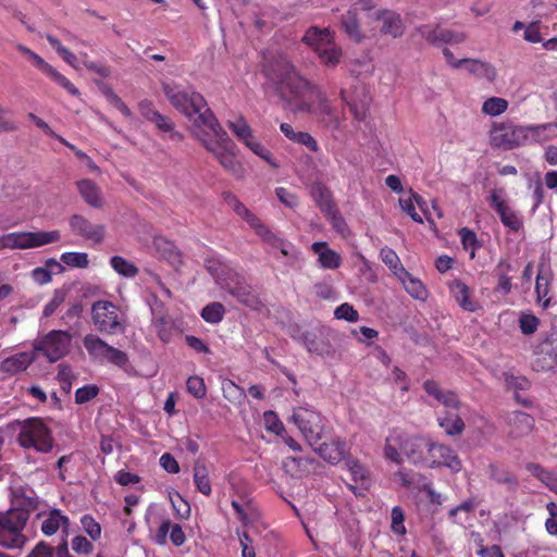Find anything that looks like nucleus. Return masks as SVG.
<instances>
[{
	"label": "nucleus",
	"mask_w": 557,
	"mask_h": 557,
	"mask_svg": "<svg viewBox=\"0 0 557 557\" xmlns=\"http://www.w3.org/2000/svg\"><path fill=\"white\" fill-rule=\"evenodd\" d=\"M424 391L433 396L438 403H441L446 410L449 411H458L460 409L461 403L458 396L450 391H443L437 382L433 380H426L423 384Z\"/></svg>",
	"instance_id": "21"
},
{
	"label": "nucleus",
	"mask_w": 557,
	"mask_h": 557,
	"mask_svg": "<svg viewBox=\"0 0 557 557\" xmlns=\"http://www.w3.org/2000/svg\"><path fill=\"white\" fill-rule=\"evenodd\" d=\"M311 193L317 206L324 215L337 208L330 189L325 186L318 184L312 187Z\"/></svg>",
	"instance_id": "37"
},
{
	"label": "nucleus",
	"mask_w": 557,
	"mask_h": 557,
	"mask_svg": "<svg viewBox=\"0 0 557 557\" xmlns=\"http://www.w3.org/2000/svg\"><path fill=\"white\" fill-rule=\"evenodd\" d=\"M491 145L495 148L512 150L528 145L527 126L512 123H493L490 132Z\"/></svg>",
	"instance_id": "7"
},
{
	"label": "nucleus",
	"mask_w": 557,
	"mask_h": 557,
	"mask_svg": "<svg viewBox=\"0 0 557 557\" xmlns=\"http://www.w3.org/2000/svg\"><path fill=\"white\" fill-rule=\"evenodd\" d=\"M151 123H153L160 132L169 134L170 139L174 141L183 140V135L175 131L174 123L170 120V117L161 114L160 112L158 115H156Z\"/></svg>",
	"instance_id": "45"
},
{
	"label": "nucleus",
	"mask_w": 557,
	"mask_h": 557,
	"mask_svg": "<svg viewBox=\"0 0 557 557\" xmlns=\"http://www.w3.org/2000/svg\"><path fill=\"white\" fill-rule=\"evenodd\" d=\"M267 77L275 86L280 97L293 104L297 113L313 115L324 127L338 131L345 119L317 85L302 77L287 60L274 61L265 69Z\"/></svg>",
	"instance_id": "1"
},
{
	"label": "nucleus",
	"mask_w": 557,
	"mask_h": 557,
	"mask_svg": "<svg viewBox=\"0 0 557 557\" xmlns=\"http://www.w3.org/2000/svg\"><path fill=\"white\" fill-rule=\"evenodd\" d=\"M392 517V531L397 535H405L407 530L405 527V513L399 506H395L391 512Z\"/></svg>",
	"instance_id": "60"
},
{
	"label": "nucleus",
	"mask_w": 557,
	"mask_h": 557,
	"mask_svg": "<svg viewBox=\"0 0 557 557\" xmlns=\"http://www.w3.org/2000/svg\"><path fill=\"white\" fill-rule=\"evenodd\" d=\"M508 425L509 436L512 438H519L530 434L533 431L535 420L531 414L516 410L508 416Z\"/></svg>",
	"instance_id": "20"
},
{
	"label": "nucleus",
	"mask_w": 557,
	"mask_h": 557,
	"mask_svg": "<svg viewBox=\"0 0 557 557\" xmlns=\"http://www.w3.org/2000/svg\"><path fill=\"white\" fill-rule=\"evenodd\" d=\"M34 357L29 352H18L11 357L5 358L0 363V370L10 375L16 374L26 370L33 363Z\"/></svg>",
	"instance_id": "32"
},
{
	"label": "nucleus",
	"mask_w": 557,
	"mask_h": 557,
	"mask_svg": "<svg viewBox=\"0 0 557 557\" xmlns=\"http://www.w3.org/2000/svg\"><path fill=\"white\" fill-rule=\"evenodd\" d=\"M77 189L87 205L97 209L102 207L100 189L95 182L84 178L77 182Z\"/></svg>",
	"instance_id": "34"
},
{
	"label": "nucleus",
	"mask_w": 557,
	"mask_h": 557,
	"mask_svg": "<svg viewBox=\"0 0 557 557\" xmlns=\"http://www.w3.org/2000/svg\"><path fill=\"white\" fill-rule=\"evenodd\" d=\"M321 458L331 462H339L346 453V443L339 438H331L329 442H319L312 446Z\"/></svg>",
	"instance_id": "22"
},
{
	"label": "nucleus",
	"mask_w": 557,
	"mask_h": 557,
	"mask_svg": "<svg viewBox=\"0 0 557 557\" xmlns=\"http://www.w3.org/2000/svg\"><path fill=\"white\" fill-rule=\"evenodd\" d=\"M437 422L448 436H458L462 434L466 429V424L461 417L449 410H445L441 416H438Z\"/></svg>",
	"instance_id": "33"
},
{
	"label": "nucleus",
	"mask_w": 557,
	"mask_h": 557,
	"mask_svg": "<svg viewBox=\"0 0 557 557\" xmlns=\"http://www.w3.org/2000/svg\"><path fill=\"white\" fill-rule=\"evenodd\" d=\"M225 288L240 304L252 310H260L263 307L261 299L252 290V287L238 275H236L235 282L226 283Z\"/></svg>",
	"instance_id": "15"
},
{
	"label": "nucleus",
	"mask_w": 557,
	"mask_h": 557,
	"mask_svg": "<svg viewBox=\"0 0 557 557\" xmlns=\"http://www.w3.org/2000/svg\"><path fill=\"white\" fill-rule=\"evenodd\" d=\"M247 148H249L256 156L264 160L271 168L277 169L280 166L277 160L274 158L270 149H268L257 138H253V140L247 143Z\"/></svg>",
	"instance_id": "50"
},
{
	"label": "nucleus",
	"mask_w": 557,
	"mask_h": 557,
	"mask_svg": "<svg viewBox=\"0 0 557 557\" xmlns=\"http://www.w3.org/2000/svg\"><path fill=\"white\" fill-rule=\"evenodd\" d=\"M61 262L71 268L85 269L89 264L86 252L69 251L61 255Z\"/></svg>",
	"instance_id": "53"
},
{
	"label": "nucleus",
	"mask_w": 557,
	"mask_h": 557,
	"mask_svg": "<svg viewBox=\"0 0 557 557\" xmlns=\"http://www.w3.org/2000/svg\"><path fill=\"white\" fill-rule=\"evenodd\" d=\"M525 126L528 145L556 139V122Z\"/></svg>",
	"instance_id": "31"
},
{
	"label": "nucleus",
	"mask_w": 557,
	"mask_h": 557,
	"mask_svg": "<svg viewBox=\"0 0 557 557\" xmlns=\"http://www.w3.org/2000/svg\"><path fill=\"white\" fill-rule=\"evenodd\" d=\"M18 443L24 448H35L40 453H49L53 447V438L49 428L39 418H32L24 422Z\"/></svg>",
	"instance_id": "5"
},
{
	"label": "nucleus",
	"mask_w": 557,
	"mask_h": 557,
	"mask_svg": "<svg viewBox=\"0 0 557 557\" xmlns=\"http://www.w3.org/2000/svg\"><path fill=\"white\" fill-rule=\"evenodd\" d=\"M259 237L267 243L269 246L275 249H280L281 253L285 257L289 256V249L292 245L287 243L285 239L278 237L275 233H273L269 227H267Z\"/></svg>",
	"instance_id": "49"
},
{
	"label": "nucleus",
	"mask_w": 557,
	"mask_h": 557,
	"mask_svg": "<svg viewBox=\"0 0 557 557\" xmlns=\"http://www.w3.org/2000/svg\"><path fill=\"white\" fill-rule=\"evenodd\" d=\"M64 300H65V292H63L61 289H55L52 298L44 307V310H42L44 317H46V318L51 317L57 311V309L64 302Z\"/></svg>",
	"instance_id": "64"
},
{
	"label": "nucleus",
	"mask_w": 557,
	"mask_h": 557,
	"mask_svg": "<svg viewBox=\"0 0 557 557\" xmlns=\"http://www.w3.org/2000/svg\"><path fill=\"white\" fill-rule=\"evenodd\" d=\"M461 244L466 250L471 249L470 258L473 259L475 250L480 247L476 234L468 227H462L459 231Z\"/></svg>",
	"instance_id": "57"
},
{
	"label": "nucleus",
	"mask_w": 557,
	"mask_h": 557,
	"mask_svg": "<svg viewBox=\"0 0 557 557\" xmlns=\"http://www.w3.org/2000/svg\"><path fill=\"white\" fill-rule=\"evenodd\" d=\"M508 101L500 97H491L482 104V112L490 116H497L503 114L508 109Z\"/></svg>",
	"instance_id": "48"
},
{
	"label": "nucleus",
	"mask_w": 557,
	"mask_h": 557,
	"mask_svg": "<svg viewBox=\"0 0 557 557\" xmlns=\"http://www.w3.org/2000/svg\"><path fill=\"white\" fill-rule=\"evenodd\" d=\"M153 247L159 258L166 261L174 269L177 270L183 265V256L181 250L166 237L156 236L153 238Z\"/></svg>",
	"instance_id": "18"
},
{
	"label": "nucleus",
	"mask_w": 557,
	"mask_h": 557,
	"mask_svg": "<svg viewBox=\"0 0 557 557\" xmlns=\"http://www.w3.org/2000/svg\"><path fill=\"white\" fill-rule=\"evenodd\" d=\"M292 420L310 446H314L322 441L324 423L320 412L310 408L298 407L294 410Z\"/></svg>",
	"instance_id": "8"
},
{
	"label": "nucleus",
	"mask_w": 557,
	"mask_h": 557,
	"mask_svg": "<svg viewBox=\"0 0 557 557\" xmlns=\"http://www.w3.org/2000/svg\"><path fill=\"white\" fill-rule=\"evenodd\" d=\"M72 234L94 244H101L106 237V225L92 223L83 214L75 213L69 218Z\"/></svg>",
	"instance_id": "12"
},
{
	"label": "nucleus",
	"mask_w": 557,
	"mask_h": 557,
	"mask_svg": "<svg viewBox=\"0 0 557 557\" xmlns=\"http://www.w3.org/2000/svg\"><path fill=\"white\" fill-rule=\"evenodd\" d=\"M186 388L197 399L203 398L207 394L205 381L198 375H191L187 379Z\"/></svg>",
	"instance_id": "58"
},
{
	"label": "nucleus",
	"mask_w": 557,
	"mask_h": 557,
	"mask_svg": "<svg viewBox=\"0 0 557 557\" xmlns=\"http://www.w3.org/2000/svg\"><path fill=\"white\" fill-rule=\"evenodd\" d=\"M448 289L451 297L460 306V308L468 312H474L479 308L478 301L472 298L470 287L459 278H455L448 283Z\"/></svg>",
	"instance_id": "19"
},
{
	"label": "nucleus",
	"mask_w": 557,
	"mask_h": 557,
	"mask_svg": "<svg viewBox=\"0 0 557 557\" xmlns=\"http://www.w3.org/2000/svg\"><path fill=\"white\" fill-rule=\"evenodd\" d=\"M46 75L59 84L62 88H64L69 94L73 96L79 95L78 89L71 83V81L58 72L54 67L51 66Z\"/></svg>",
	"instance_id": "59"
},
{
	"label": "nucleus",
	"mask_w": 557,
	"mask_h": 557,
	"mask_svg": "<svg viewBox=\"0 0 557 557\" xmlns=\"http://www.w3.org/2000/svg\"><path fill=\"white\" fill-rule=\"evenodd\" d=\"M404 446V435L400 433H396L389 435L385 440L384 445V457L397 465L403 462L401 454L398 449L403 450Z\"/></svg>",
	"instance_id": "38"
},
{
	"label": "nucleus",
	"mask_w": 557,
	"mask_h": 557,
	"mask_svg": "<svg viewBox=\"0 0 557 557\" xmlns=\"http://www.w3.org/2000/svg\"><path fill=\"white\" fill-rule=\"evenodd\" d=\"M525 469L540 480L549 491L557 494V473L552 472L539 463L529 462Z\"/></svg>",
	"instance_id": "36"
},
{
	"label": "nucleus",
	"mask_w": 557,
	"mask_h": 557,
	"mask_svg": "<svg viewBox=\"0 0 557 557\" xmlns=\"http://www.w3.org/2000/svg\"><path fill=\"white\" fill-rule=\"evenodd\" d=\"M26 249L38 248L49 244L58 243L61 239L59 230L24 232Z\"/></svg>",
	"instance_id": "29"
},
{
	"label": "nucleus",
	"mask_w": 557,
	"mask_h": 557,
	"mask_svg": "<svg viewBox=\"0 0 557 557\" xmlns=\"http://www.w3.org/2000/svg\"><path fill=\"white\" fill-rule=\"evenodd\" d=\"M152 320L151 325L154 329L159 339L168 344L173 337V321L168 314L163 305L160 304L156 308H151Z\"/></svg>",
	"instance_id": "17"
},
{
	"label": "nucleus",
	"mask_w": 557,
	"mask_h": 557,
	"mask_svg": "<svg viewBox=\"0 0 557 557\" xmlns=\"http://www.w3.org/2000/svg\"><path fill=\"white\" fill-rule=\"evenodd\" d=\"M311 249L318 255V262L322 269L336 270L342 265L341 255L331 249L326 242H314Z\"/></svg>",
	"instance_id": "24"
},
{
	"label": "nucleus",
	"mask_w": 557,
	"mask_h": 557,
	"mask_svg": "<svg viewBox=\"0 0 557 557\" xmlns=\"http://www.w3.org/2000/svg\"><path fill=\"white\" fill-rule=\"evenodd\" d=\"M502 223L513 232H518L522 227V221L519 215L508 206L496 212Z\"/></svg>",
	"instance_id": "54"
},
{
	"label": "nucleus",
	"mask_w": 557,
	"mask_h": 557,
	"mask_svg": "<svg viewBox=\"0 0 557 557\" xmlns=\"http://www.w3.org/2000/svg\"><path fill=\"white\" fill-rule=\"evenodd\" d=\"M339 98L345 103V106L348 107L350 113L352 114L354 119L361 122L364 121L367 116V107L363 103H358L354 100H350L347 97L346 90L342 89L339 91Z\"/></svg>",
	"instance_id": "55"
},
{
	"label": "nucleus",
	"mask_w": 557,
	"mask_h": 557,
	"mask_svg": "<svg viewBox=\"0 0 557 557\" xmlns=\"http://www.w3.org/2000/svg\"><path fill=\"white\" fill-rule=\"evenodd\" d=\"M535 292L537 300L543 301L544 307H547L549 305V298H547L549 293V273H544L541 269L536 276Z\"/></svg>",
	"instance_id": "52"
},
{
	"label": "nucleus",
	"mask_w": 557,
	"mask_h": 557,
	"mask_svg": "<svg viewBox=\"0 0 557 557\" xmlns=\"http://www.w3.org/2000/svg\"><path fill=\"white\" fill-rule=\"evenodd\" d=\"M110 265L116 273L128 278L135 277L139 272L138 268L133 262L121 256H113L110 259Z\"/></svg>",
	"instance_id": "44"
},
{
	"label": "nucleus",
	"mask_w": 557,
	"mask_h": 557,
	"mask_svg": "<svg viewBox=\"0 0 557 557\" xmlns=\"http://www.w3.org/2000/svg\"><path fill=\"white\" fill-rule=\"evenodd\" d=\"M71 342L72 334L69 331L53 330L35 345V349L50 362H55L69 352Z\"/></svg>",
	"instance_id": "10"
},
{
	"label": "nucleus",
	"mask_w": 557,
	"mask_h": 557,
	"mask_svg": "<svg viewBox=\"0 0 557 557\" xmlns=\"http://www.w3.org/2000/svg\"><path fill=\"white\" fill-rule=\"evenodd\" d=\"M397 278L401 282L404 288L412 298L421 301H424L428 298L429 293L424 284L419 278L412 276L408 271H405V274H401Z\"/></svg>",
	"instance_id": "35"
},
{
	"label": "nucleus",
	"mask_w": 557,
	"mask_h": 557,
	"mask_svg": "<svg viewBox=\"0 0 557 557\" xmlns=\"http://www.w3.org/2000/svg\"><path fill=\"white\" fill-rule=\"evenodd\" d=\"M81 523L83 525L84 531L91 537V540L96 541L100 537L101 527L92 516L84 515L81 518Z\"/></svg>",
	"instance_id": "62"
},
{
	"label": "nucleus",
	"mask_w": 557,
	"mask_h": 557,
	"mask_svg": "<svg viewBox=\"0 0 557 557\" xmlns=\"http://www.w3.org/2000/svg\"><path fill=\"white\" fill-rule=\"evenodd\" d=\"M465 65L468 72L479 79H484L488 83H494L497 77L496 67L486 61L478 59H467Z\"/></svg>",
	"instance_id": "30"
},
{
	"label": "nucleus",
	"mask_w": 557,
	"mask_h": 557,
	"mask_svg": "<svg viewBox=\"0 0 557 557\" xmlns=\"http://www.w3.org/2000/svg\"><path fill=\"white\" fill-rule=\"evenodd\" d=\"M11 513H22L25 517V522L28 521L32 512L38 509L39 498L36 492L29 485H17L11 487Z\"/></svg>",
	"instance_id": "11"
},
{
	"label": "nucleus",
	"mask_w": 557,
	"mask_h": 557,
	"mask_svg": "<svg viewBox=\"0 0 557 557\" xmlns=\"http://www.w3.org/2000/svg\"><path fill=\"white\" fill-rule=\"evenodd\" d=\"M225 313L224 306L221 302H211L201 310V318L208 323H219L223 320Z\"/></svg>",
	"instance_id": "51"
},
{
	"label": "nucleus",
	"mask_w": 557,
	"mask_h": 557,
	"mask_svg": "<svg viewBox=\"0 0 557 557\" xmlns=\"http://www.w3.org/2000/svg\"><path fill=\"white\" fill-rule=\"evenodd\" d=\"M323 64L326 66H336L343 57L342 49L335 44L334 39L331 40L317 53Z\"/></svg>",
	"instance_id": "43"
},
{
	"label": "nucleus",
	"mask_w": 557,
	"mask_h": 557,
	"mask_svg": "<svg viewBox=\"0 0 557 557\" xmlns=\"http://www.w3.org/2000/svg\"><path fill=\"white\" fill-rule=\"evenodd\" d=\"M220 164L237 178L244 176V166L235 154V144L220 125L219 121L196 136Z\"/></svg>",
	"instance_id": "3"
},
{
	"label": "nucleus",
	"mask_w": 557,
	"mask_h": 557,
	"mask_svg": "<svg viewBox=\"0 0 557 557\" xmlns=\"http://www.w3.org/2000/svg\"><path fill=\"white\" fill-rule=\"evenodd\" d=\"M346 466L355 482L363 484L368 480V470L357 459L347 460Z\"/></svg>",
	"instance_id": "63"
},
{
	"label": "nucleus",
	"mask_w": 557,
	"mask_h": 557,
	"mask_svg": "<svg viewBox=\"0 0 557 557\" xmlns=\"http://www.w3.org/2000/svg\"><path fill=\"white\" fill-rule=\"evenodd\" d=\"M341 29L356 44L361 42L366 36L361 29L360 21L356 10L350 9L341 15Z\"/></svg>",
	"instance_id": "26"
},
{
	"label": "nucleus",
	"mask_w": 557,
	"mask_h": 557,
	"mask_svg": "<svg viewBox=\"0 0 557 557\" xmlns=\"http://www.w3.org/2000/svg\"><path fill=\"white\" fill-rule=\"evenodd\" d=\"M90 318L95 329L104 335L124 334L127 326L126 313L109 300H97L91 305Z\"/></svg>",
	"instance_id": "4"
},
{
	"label": "nucleus",
	"mask_w": 557,
	"mask_h": 557,
	"mask_svg": "<svg viewBox=\"0 0 557 557\" xmlns=\"http://www.w3.org/2000/svg\"><path fill=\"white\" fill-rule=\"evenodd\" d=\"M540 325V319L534 314L522 313L519 318V326L524 335H531L536 332Z\"/></svg>",
	"instance_id": "61"
},
{
	"label": "nucleus",
	"mask_w": 557,
	"mask_h": 557,
	"mask_svg": "<svg viewBox=\"0 0 557 557\" xmlns=\"http://www.w3.org/2000/svg\"><path fill=\"white\" fill-rule=\"evenodd\" d=\"M487 473L490 479L498 484H506L512 490H516L518 486L516 475L498 463H491L487 468Z\"/></svg>",
	"instance_id": "39"
},
{
	"label": "nucleus",
	"mask_w": 557,
	"mask_h": 557,
	"mask_svg": "<svg viewBox=\"0 0 557 557\" xmlns=\"http://www.w3.org/2000/svg\"><path fill=\"white\" fill-rule=\"evenodd\" d=\"M375 18L382 22L381 33L394 38L404 34V23L398 13L391 10H380L376 12Z\"/></svg>",
	"instance_id": "25"
},
{
	"label": "nucleus",
	"mask_w": 557,
	"mask_h": 557,
	"mask_svg": "<svg viewBox=\"0 0 557 557\" xmlns=\"http://www.w3.org/2000/svg\"><path fill=\"white\" fill-rule=\"evenodd\" d=\"M380 258L396 277H399L401 274H405V271H407L398 255L389 247H383L380 250Z\"/></svg>",
	"instance_id": "42"
},
{
	"label": "nucleus",
	"mask_w": 557,
	"mask_h": 557,
	"mask_svg": "<svg viewBox=\"0 0 557 557\" xmlns=\"http://www.w3.org/2000/svg\"><path fill=\"white\" fill-rule=\"evenodd\" d=\"M69 527V517L63 515L60 509H52L41 523V532L47 536H51L62 528V531L67 534Z\"/></svg>",
	"instance_id": "27"
},
{
	"label": "nucleus",
	"mask_w": 557,
	"mask_h": 557,
	"mask_svg": "<svg viewBox=\"0 0 557 557\" xmlns=\"http://www.w3.org/2000/svg\"><path fill=\"white\" fill-rule=\"evenodd\" d=\"M417 30L429 44L433 46H440L443 44L458 45L466 40V35L463 33H456L447 28H442L438 25L434 28L429 25H421Z\"/></svg>",
	"instance_id": "14"
},
{
	"label": "nucleus",
	"mask_w": 557,
	"mask_h": 557,
	"mask_svg": "<svg viewBox=\"0 0 557 557\" xmlns=\"http://www.w3.org/2000/svg\"><path fill=\"white\" fill-rule=\"evenodd\" d=\"M161 86L171 106L193 121L195 136L218 122L205 97L193 87L175 82H162Z\"/></svg>",
	"instance_id": "2"
},
{
	"label": "nucleus",
	"mask_w": 557,
	"mask_h": 557,
	"mask_svg": "<svg viewBox=\"0 0 557 557\" xmlns=\"http://www.w3.org/2000/svg\"><path fill=\"white\" fill-rule=\"evenodd\" d=\"M194 483L198 492L209 496L212 492L209 470L205 463L196 462L194 466Z\"/></svg>",
	"instance_id": "41"
},
{
	"label": "nucleus",
	"mask_w": 557,
	"mask_h": 557,
	"mask_svg": "<svg viewBox=\"0 0 557 557\" xmlns=\"http://www.w3.org/2000/svg\"><path fill=\"white\" fill-rule=\"evenodd\" d=\"M333 39L334 35L329 28H319L317 26L308 28L302 37V41L317 53Z\"/></svg>",
	"instance_id": "28"
},
{
	"label": "nucleus",
	"mask_w": 557,
	"mask_h": 557,
	"mask_svg": "<svg viewBox=\"0 0 557 557\" xmlns=\"http://www.w3.org/2000/svg\"><path fill=\"white\" fill-rule=\"evenodd\" d=\"M2 249H26L24 232H12L0 235V250Z\"/></svg>",
	"instance_id": "46"
},
{
	"label": "nucleus",
	"mask_w": 557,
	"mask_h": 557,
	"mask_svg": "<svg viewBox=\"0 0 557 557\" xmlns=\"http://www.w3.org/2000/svg\"><path fill=\"white\" fill-rule=\"evenodd\" d=\"M428 462H430V467H447L453 472H459L462 468L461 460L457 456V454L450 447L432 443L429 447V458Z\"/></svg>",
	"instance_id": "13"
},
{
	"label": "nucleus",
	"mask_w": 557,
	"mask_h": 557,
	"mask_svg": "<svg viewBox=\"0 0 557 557\" xmlns=\"http://www.w3.org/2000/svg\"><path fill=\"white\" fill-rule=\"evenodd\" d=\"M26 523L22 513L7 511L0 516V545L7 548H21L26 542L23 534Z\"/></svg>",
	"instance_id": "9"
},
{
	"label": "nucleus",
	"mask_w": 557,
	"mask_h": 557,
	"mask_svg": "<svg viewBox=\"0 0 557 557\" xmlns=\"http://www.w3.org/2000/svg\"><path fill=\"white\" fill-rule=\"evenodd\" d=\"M46 39L69 65H71L74 69L78 67L77 57L73 52H71L66 47H64L58 38H55L51 34H47Z\"/></svg>",
	"instance_id": "47"
},
{
	"label": "nucleus",
	"mask_w": 557,
	"mask_h": 557,
	"mask_svg": "<svg viewBox=\"0 0 557 557\" xmlns=\"http://www.w3.org/2000/svg\"><path fill=\"white\" fill-rule=\"evenodd\" d=\"M431 444L432 442L422 437L404 438L403 453L412 463H424L428 462V458H425L424 454L425 451L429 454Z\"/></svg>",
	"instance_id": "23"
},
{
	"label": "nucleus",
	"mask_w": 557,
	"mask_h": 557,
	"mask_svg": "<svg viewBox=\"0 0 557 557\" xmlns=\"http://www.w3.org/2000/svg\"><path fill=\"white\" fill-rule=\"evenodd\" d=\"M227 126L232 131V133L237 137V139L242 141L246 147L247 143H250L251 140H253V138H256L251 127L249 126V124L247 123L243 115H239L234 121H228Z\"/></svg>",
	"instance_id": "40"
},
{
	"label": "nucleus",
	"mask_w": 557,
	"mask_h": 557,
	"mask_svg": "<svg viewBox=\"0 0 557 557\" xmlns=\"http://www.w3.org/2000/svg\"><path fill=\"white\" fill-rule=\"evenodd\" d=\"M83 345L90 359L99 362H109L119 368L125 367L129 359L126 352L109 345L97 334L89 333L84 336Z\"/></svg>",
	"instance_id": "6"
},
{
	"label": "nucleus",
	"mask_w": 557,
	"mask_h": 557,
	"mask_svg": "<svg viewBox=\"0 0 557 557\" xmlns=\"http://www.w3.org/2000/svg\"><path fill=\"white\" fill-rule=\"evenodd\" d=\"M504 381L507 389L518 391H527L531 383L523 375H515L512 372H504Z\"/></svg>",
	"instance_id": "56"
},
{
	"label": "nucleus",
	"mask_w": 557,
	"mask_h": 557,
	"mask_svg": "<svg viewBox=\"0 0 557 557\" xmlns=\"http://www.w3.org/2000/svg\"><path fill=\"white\" fill-rule=\"evenodd\" d=\"M231 505L244 527L253 523L260 518L256 504L247 494H242L238 495L237 498H233Z\"/></svg>",
	"instance_id": "16"
}]
</instances>
